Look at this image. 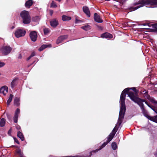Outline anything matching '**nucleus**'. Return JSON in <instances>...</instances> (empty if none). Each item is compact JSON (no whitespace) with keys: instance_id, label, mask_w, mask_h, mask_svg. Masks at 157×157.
I'll return each instance as SVG.
<instances>
[{"instance_id":"obj_1","label":"nucleus","mask_w":157,"mask_h":157,"mask_svg":"<svg viewBox=\"0 0 157 157\" xmlns=\"http://www.w3.org/2000/svg\"><path fill=\"white\" fill-rule=\"evenodd\" d=\"M147 5L153 6L157 5V0H142L140 1L139 3H136L134 4V5H138L137 6L134 7H131L130 9L132 11H134Z\"/></svg>"},{"instance_id":"obj_2","label":"nucleus","mask_w":157,"mask_h":157,"mask_svg":"<svg viewBox=\"0 0 157 157\" xmlns=\"http://www.w3.org/2000/svg\"><path fill=\"white\" fill-rule=\"evenodd\" d=\"M20 16L22 19L24 24H29L31 22V17L28 11L26 10L22 11L20 13Z\"/></svg>"},{"instance_id":"obj_3","label":"nucleus","mask_w":157,"mask_h":157,"mask_svg":"<svg viewBox=\"0 0 157 157\" xmlns=\"http://www.w3.org/2000/svg\"><path fill=\"white\" fill-rule=\"evenodd\" d=\"M130 90H131V88H127L125 89L122 92L120 98V106H125V100L126 95L128 94V96L129 93L130 92H132V91H129Z\"/></svg>"},{"instance_id":"obj_4","label":"nucleus","mask_w":157,"mask_h":157,"mask_svg":"<svg viewBox=\"0 0 157 157\" xmlns=\"http://www.w3.org/2000/svg\"><path fill=\"white\" fill-rule=\"evenodd\" d=\"M133 90L134 92H130L128 94V97L130 98L131 96L134 98V99L136 100L139 101L140 102H145L146 101L145 99H141L138 97V90L136 89L135 87H133L131 88Z\"/></svg>"},{"instance_id":"obj_5","label":"nucleus","mask_w":157,"mask_h":157,"mask_svg":"<svg viewBox=\"0 0 157 157\" xmlns=\"http://www.w3.org/2000/svg\"><path fill=\"white\" fill-rule=\"evenodd\" d=\"M12 50V48L8 46H4L1 49V52L4 56L7 55L10 53Z\"/></svg>"},{"instance_id":"obj_6","label":"nucleus","mask_w":157,"mask_h":157,"mask_svg":"<svg viewBox=\"0 0 157 157\" xmlns=\"http://www.w3.org/2000/svg\"><path fill=\"white\" fill-rule=\"evenodd\" d=\"M25 34V31L21 29H17L15 33V35L17 38L23 36Z\"/></svg>"},{"instance_id":"obj_7","label":"nucleus","mask_w":157,"mask_h":157,"mask_svg":"<svg viewBox=\"0 0 157 157\" xmlns=\"http://www.w3.org/2000/svg\"><path fill=\"white\" fill-rule=\"evenodd\" d=\"M29 36L31 40L33 42L36 41L37 38V32L35 31L31 32L29 34Z\"/></svg>"},{"instance_id":"obj_8","label":"nucleus","mask_w":157,"mask_h":157,"mask_svg":"<svg viewBox=\"0 0 157 157\" xmlns=\"http://www.w3.org/2000/svg\"><path fill=\"white\" fill-rule=\"evenodd\" d=\"M126 110V108L125 106H120L119 117L124 118Z\"/></svg>"},{"instance_id":"obj_9","label":"nucleus","mask_w":157,"mask_h":157,"mask_svg":"<svg viewBox=\"0 0 157 157\" xmlns=\"http://www.w3.org/2000/svg\"><path fill=\"white\" fill-rule=\"evenodd\" d=\"M20 113V109L17 108L16 110L13 118L14 122L15 123H17L18 118V116Z\"/></svg>"},{"instance_id":"obj_10","label":"nucleus","mask_w":157,"mask_h":157,"mask_svg":"<svg viewBox=\"0 0 157 157\" xmlns=\"http://www.w3.org/2000/svg\"><path fill=\"white\" fill-rule=\"evenodd\" d=\"M130 99L134 102L137 103L143 111L145 110L144 107V105L142 102H140L137 100L134 99V98L132 97V96L130 97Z\"/></svg>"},{"instance_id":"obj_11","label":"nucleus","mask_w":157,"mask_h":157,"mask_svg":"<svg viewBox=\"0 0 157 157\" xmlns=\"http://www.w3.org/2000/svg\"><path fill=\"white\" fill-rule=\"evenodd\" d=\"M109 143V142L107 140H106L105 142H104L102 144V145L100 146V148L99 149H97L93 151L90 152V153L89 156L90 157L91 156L92 153H95L96 152H97L98 150H101V149L104 147L107 144H108Z\"/></svg>"},{"instance_id":"obj_12","label":"nucleus","mask_w":157,"mask_h":157,"mask_svg":"<svg viewBox=\"0 0 157 157\" xmlns=\"http://www.w3.org/2000/svg\"><path fill=\"white\" fill-rule=\"evenodd\" d=\"M68 37L67 35L60 36L58 37L56 41V44H59L62 42L63 40L66 39Z\"/></svg>"},{"instance_id":"obj_13","label":"nucleus","mask_w":157,"mask_h":157,"mask_svg":"<svg viewBox=\"0 0 157 157\" xmlns=\"http://www.w3.org/2000/svg\"><path fill=\"white\" fill-rule=\"evenodd\" d=\"M94 19L96 22L98 23H102L103 22L102 20L97 13H95L94 14Z\"/></svg>"},{"instance_id":"obj_14","label":"nucleus","mask_w":157,"mask_h":157,"mask_svg":"<svg viewBox=\"0 0 157 157\" xmlns=\"http://www.w3.org/2000/svg\"><path fill=\"white\" fill-rule=\"evenodd\" d=\"M82 10L83 12L86 14L88 17H90V13L89 9L87 7L84 6L82 8Z\"/></svg>"},{"instance_id":"obj_15","label":"nucleus","mask_w":157,"mask_h":157,"mask_svg":"<svg viewBox=\"0 0 157 157\" xmlns=\"http://www.w3.org/2000/svg\"><path fill=\"white\" fill-rule=\"evenodd\" d=\"M8 92V88L6 86H4L0 88V93L5 95Z\"/></svg>"},{"instance_id":"obj_16","label":"nucleus","mask_w":157,"mask_h":157,"mask_svg":"<svg viewBox=\"0 0 157 157\" xmlns=\"http://www.w3.org/2000/svg\"><path fill=\"white\" fill-rule=\"evenodd\" d=\"M51 25L54 27H56L58 25V21L56 19H54L50 21Z\"/></svg>"},{"instance_id":"obj_17","label":"nucleus","mask_w":157,"mask_h":157,"mask_svg":"<svg viewBox=\"0 0 157 157\" xmlns=\"http://www.w3.org/2000/svg\"><path fill=\"white\" fill-rule=\"evenodd\" d=\"M101 37L102 38H107L111 39L113 38L112 35L108 33H105L102 34L101 35Z\"/></svg>"},{"instance_id":"obj_18","label":"nucleus","mask_w":157,"mask_h":157,"mask_svg":"<svg viewBox=\"0 0 157 157\" xmlns=\"http://www.w3.org/2000/svg\"><path fill=\"white\" fill-rule=\"evenodd\" d=\"M145 116L148 119L154 122H157V116L153 117H151L147 114H145Z\"/></svg>"},{"instance_id":"obj_19","label":"nucleus","mask_w":157,"mask_h":157,"mask_svg":"<svg viewBox=\"0 0 157 157\" xmlns=\"http://www.w3.org/2000/svg\"><path fill=\"white\" fill-rule=\"evenodd\" d=\"M33 3V1L32 0H28L26 1L25 4V6L27 8H30Z\"/></svg>"},{"instance_id":"obj_20","label":"nucleus","mask_w":157,"mask_h":157,"mask_svg":"<svg viewBox=\"0 0 157 157\" xmlns=\"http://www.w3.org/2000/svg\"><path fill=\"white\" fill-rule=\"evenodd\" d=\"M20 98L17 97H15L14 100V105L17 106H18L20 105L19 102Z\"/></svg>"},{"instance_id":"obj_21","label":"nucleus","mask_w":157,"mask_h":157,"mask_svg":"<svg viewBox=\"0 0 157 157\" xmlns=\"http://www.w3.org/2000/svg\"><path fill=\"white\" fill-rule=\"evenodd\" d=\"M17 136L19 137L21 141H23L25 140V138L23 133L20 131H18L17 133Z\"/></svg>"},{"instance_id":"obj_22","label":"nucleus","mask_w":157,"mask_h":157,"mask_svg":"<svg viewBox=\"0 0 157 157\" xmlns=\"http://www.w3.org/2000/svg\"><path fill=\"white\" fill-rule=\"evenodd\" d=\"M51 46V44H43L39 48L38 50L39 51H41L45 48Z\"/></svg>"},{"instance_id":"obj_23","label":"nucleus","mask_w":157,"mask_h":157,"mask_svg":"<svg viewBox=\"0 0 157 157\" xmlns=\"http://www.w3.org/2000/svg\"><path fill=\"white\" fill-rule=\"evenodd\" d=\"M81 28L83 30L87 31L91 29V26L88 24L85 25L84 26L81 27Z\"/></svg>"},{"instance_id":"obj_24","label":"nucleus","mask_w":157,"mask_h":157,"mask_svg":"<svg viewBox=\"0 0 157 157\" xmlns=\"http://www.w3.org/2000/svg\"><path fill=\"white\" fill-rule=\"evenodd\" d=\"M115 135V132L114 133H110V134L107 137V140L109 142H110L113 139L114 135Z\"/></svg>"},{"instance_id":"obj_25","label":"nucleus","mask_w":157,"mask_h":157,"mask_svg":"<svg viewBox=\"0 0 157 157\" xmlns=\"http://www.w3.org/2000/svg\"><path fill=\"white\" fill-rule=\"evenodd\" d=\"M13 97V95L11 94L10 95L9 99L7 101V105L8 106H9L10 105V103L11 102Z\"/></svg>"},{"instance_id":"obj_26","label":"nucleus","mask_w":157,"mask_h":157,"mask_svg":"<svg viewBox=\"0 0 157 157\" xmlns=\"http://www.w3.org/2000/svg\"><path fill=\"white\" fill-rule=\"evenodd\" d=\"M6 120L4 118H1L0 120V126L1 127H4L5 124Z\"/></svg>"},{"instance_id":"obj_27","label":"nucleus","mask_w":157,"mask_h":157,"mask_svg":"<svg viewBox=\"0 0 157 157\" xmlns=\"http://www.w3.org/2000/svg\"><path fill=\"white\" fill-rule=\"evenodd\" d=\"M71 19V17L70 16L63 15L62 16V20L63 21H69Z\"/></svg>"},{"instance_id":"obj_28","label":"nucleus","mask_w":157,"mask_h":157,"mask_svg":"<svg viewBox=\"0 0 157 157\" xmlns=\"http://www.w3.org/2000/svg\"><path fill=\"white\" fill-rule=\"evenodd\" d=\"M146 104L149 107L151 108L152 110H153L154 111H155L157 113V110H155V108L152 105H151L150 104H149L148 102H147L146 101L145 102Z\"/></svg>"},{"instance_id":"obj_29","label":"nucleus","mask_w":157,"mask_h":157,"mask_svg":"<svg viewBox=\"0 0 157 157\" xmlns=\"http://www.w3.org/2000/svg\"><path fill=\"white\" fill-rule=\"evenodd\" d=\"M40 18L38 16H36L33 17L32 18V20L33 21L37 22L39 21Z\"/></svg>"},{"instance_id":"obj_30","label":"nucleus","mask_w":157,"mask_h":157,"mask_svg":"<svg viewBox=\"0 0 157 157\" xmlns=\"http://www.w3.org/2000/svg\"><path fill=\"white\" fill-rule=\"evenodd\" d=\"M124 118H122V117H119L118 119V121L117 122V124H118V127L119 126L121 125L122 123L123 119Z\"/></svg>"},{"instance_id":"obj_31","label":"nucleus","mask_w":157,"mask_h":157,"mask_svg":"<svg viewBox=\"0 0 157 157\" xmlns=\"http://www.w3.org/2000/svg\"><path fill=\"white\" fill-rule=\"evenodd\" d=\"M111 146L113 149L114 150H116L117 147V144L115 142H113L112 143Z\"/></svg>"},{"instance_id":"obj_32","label":"nucleus","mask_w":157,"mask_h":157,"mask_svg":"<svg viewBox=\"0 0 157 157\" xmlns=\"http://www.w3.org/2000/svg\"><path fill=\"white\" fill-rule=\"evenodd\" d=\"M17 80V78H16L13 80L11 83V86L12 88H13L15 86V82Z\"/></svg>"},{"instance_id":"obj_33","label":"nucleus","mask_w":157,"mask_h":157,"mask_svg":"<svg viewBox=\"0 0 157 157\" xmlns=\"http://www.w3.org/2000/svg\"><path fill=\"white\" fill-rule=\"evenodd\" d=\"M117 124L116 125L115 127L114 128L113 130L112 131V132L111 133H114L115 132V134L117 131L119 127H117Z\"/></svg>"},{"instance_id":"obj_34","label":"nucleus","mask_w":157,"mask_h":157,"mask_svg":"<svg viewBox=\"0 0 157 157\" xmlns=\"http://www.w3.org/2000/svg\"><path fill=\"white\" fill-rule=\"evenodd\" d=\"M50 30L48 28H45L44 29V32L45 35H46L50 32Z\"/></svg>"},{"instance_id":"obj_35","label":"nucleus","mask_w":157,"mask_h":157,"mask_svg":"<svg viewBox=\"0 0 157 157\" xmlns=\"http://www.w3.org/2000/svg\"><path fill=\"white\" fill-rule=\"evenodd\" d=\"M57 7L56 3L54 1H52L51 3V7H54L56 8Z\"/></svg>"},{"instance_id":"obj_36","label":"nucleus","mask_w":157,"mask_h":157,"mask_svg":"<svg viewBox=\"0 0 157 157\" xmlns=\"http://www.w3.org/2000/svg\"><path fill=\"white\" fill-rule=\"evenodd\" d=\"M17 153L19 156V157H23V154L21 152L20 149H18L17 151Z\"/></svg>"},{"instance_id":"obj_37","label":"nucleus","mask_w":157,"mask_h":157,"mask_svg":"<svg viewBox=\"0 0 157 157\" xmlns=\"http://www.w3.org/2000/svg\"><path fill=\"white\" fill-rule=\"evenodd\" d=\"M6 115L8 119L10 121L11 120L12 116V115L10 113H6Z\"/></svg>"},{"instance_id":"obj_38","label":"nucleus","mask_w":157,"mask_h":157,"mask_svg":"<svg viewBox=\"0 0 157 157\" xmlns=\"http://www.w3.org/2000/svg\"><path fill=\"white\" fill-rule=\"evenodd\" d=\"M152 26L154 29V31L155 32H157V23L152 24Z\"/></svg>"},{"instance_id":"obj_39","label":"nucleus","mask_w":157,"mask_h":157,"mask_svg":"<svg viewBox=\"0 0 157 157\" xmlns=\"http://www.w3.org/2000/svg\"><path fill=\"white\" fill-rule=\"evenodd\" d=\"M13 139H14V142H15L16 143L18 144H20L19 141H18V140L16 137H14Z\"/></svg>"},{"instance_id":"obj_40","label":"nucleus","mask_w":157,"mask_h":157,"mask_svg":"<svg viewBox=\"0 0 157 157\" xmlns=\"http://www.w3.org/2000/svg\"><path fill=\"white\" fill-rule=\"evenodd\" d=\"M5 64L4 63L0 61V68L3 67Z\"/></svg>"},{"instance_id":"obj_41","label":"nucleus","mask_w":157,"mask_h":157,"mask_svg":"<svg viewBox=\"0 0 157 157\" xmlns=\"http://www.w3.org/2000/svg\"><path fill=\"white\" fill-rule=\"evenodd\" d=\"M12 131V130L11 128H10L8 131V135H9L10 136H11V133Z\"/></svg>"},{"instance_id":"obj_42","label":"nucleus","mask_w":157,"mask_h":157,"mask_svg":"<svg viewBox=\"0 0 157 157\" xmlns=\"http://www.w3.org/2000/svg\"><path fill=\"white\" fill-rule=\"evenodd\" d=\"M143 92V94H147V95H148V96L150 97V95L148 94V91H145V92H144V91Z\"/></svg>"},{"instance_id":"obj_43","label":"nucleus","mask_w":157,"mask_h":157,"mask_svg":"<svg viewBox=\"0 0 157 157\" xmlns=\"http://www.w3.org/2000/svg\"><path fill=\"white\" fill-rule=\"evenodd\" d=\"M151 101L154 103L157 104V101H156L154 99H152L151 100Z\"/></svg>"},{"instance_id":"obj_44","label":"nucleus","mask_w":157,"mask_h":157,"mask_svg":"<svg viewBox=\"0 0 157 157\" xmlns=\"http://www.w3.org/2000/svg\"><path fill=\"white\" fill-rule=\"evenodd\" d=\"M35 53L34 52H33L31 53V55L30 56H31V57H33L34 56H35Z\"/></svg>"},{"instance_id":"obj_45","label":"nucleus","mask_w":157,"mask_h":157,"mask_svg":"<svg viewBox=\"0 0 157 157\" xmlns=\"http://www.w3.org/2000/svg\"><path fill=\"white\" fill-rule=\"evenodd\" d=\"M16 128L17 130H20L21 129L20 126L18 125L16 126Z\"/></svg>"},{"instance_id":"obj_46","label":"nucleus","mask_w":157,"mask_h":157,"mask_svg":"<svg viewBox=\"0 0 157 157\" xmlns=\"http://www.w3.org/2000/svg\"><path fill=\"white\" fill-rule=\"evenodd\" d=\"M53 10H50V14L51 16H52V14L53 13Z\"/></svg>"},{"instance_id":"obj_47","label":"nucleus","mask_w":157,"mask_h":157,"mask_svg":"<svg viewBox=\"0 0 157 157\" xmlns=\"http://www.w3.org/2000/svg\"><path fill=\"white\" fill-rule=\"evenodd\" d=\"M22 58V56L21 55V54H20L18 56V58L21 59Z\"/></svg>"},{"instance_id":"obj_48","label":"nucleus","mask_w":157,"mask_h":157,"mask_svg":"<svg viewBox=\"0 0 157 157\" xmlns=\"http://www.w3.org/2000/svg\"><path fill=\"white\" fill-rule=\"evenodd\" d=\"M32 58L31 56H29L27 59V61H28L29 60V59H31V58Z\"/></svg>"},{"instance_id":"obj_49","label":"nucleus","mask_w":157,"mask_h":157,"mask_svg":"<svg viewBox=\"0 0 157 157\" xmlns=\"http://www.w3.org/2000/svg\"><path fill=\"white\" fill-rule=\"evenodd\" d=\"M72 157H84L83 156H79V155H76V156H73Z\"/></svg>"},{"instance_id":"obj_50","label":"nucleus","mask_w":157,"mask_h":157,"mask_svg":"<svg viewBox=\"0 0 157 157\" xmlns=\"http://www.w3.org/2000/svg\"><path fill=\"white\" fill-rule=\"evenodd\" d=\"M148 25L149 26H150V25H149V24H150L149 23H147V24H143V25Z\"/></svg>"},{"instance_id":"obj_51","label":"nucleus","mask_w":157,"mask_h":157,"mask_svg":"<svg viewBox=\"0 0 157 157\" xmlns=\"http://www.w3.org/2000/svg\"><path fill=\"white\" fill-rule=\"evenodd\" d=\"M33 63H32V64H29V65H28L27 66V67H30L31 65H32V64H33Z\"/></svg>"},{"instance_id":"obj_52","label":"nucleus","mask_w":157,"mask_h":157,"mask_svg":"<svg viewBox=\"0 0 157 157\" xmlns=\"http://www.w3.org/2000/svg\"><path fill=\"white\" fill-rule=\"evenodd\" d=\"M14 26H13L12 27H11V29H13L14 28Z\"/></svg>"},{"instance_id":"obj_53","label":"nucleus","mask_w":157,"mask_h":157,"mask_svg":"<svg viewBox=\"0 0 157 157\" xmlns=\"http://www.w3.org/2000/svg\"><path fill=\"white\" fill-rule=\"evenodd\" d=\"M155 154L157 155V152H156Z\"/></svg>"},{"instance_id":"obj_54","label":"nucleus","mask_w":157,"mask_h":157,"mask_svg":"<svg viewBox=\"0 0 157 157\" xmlns=\"http://www.w3.org/2000/svg\"><path fill=\"white\" fill-rule=\"evenodd\" d=\"M76 21H77V19H76Z\"/></svg>"}]
</instances>
